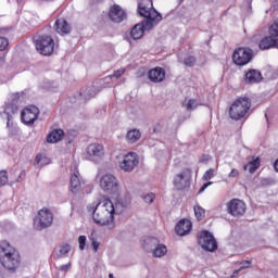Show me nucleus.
I'll list each match as a JSON object with an SVG mask.
<instances>
[{"instance_id": "nucleus-1", "label": "nucleus", "mask_w": 278, "mask_h": 278, "mask_svg": "<svg viewBox=\"0 0 278 278\" xmlns=\"http://www.w3.org/2000/svg\"><path fill=\"white\" fill-rule=\"evenodd\" d=\"M137 12L139 16L146 20L131 28L130 38H132V40H140V38L144 36V31H151V29L162 21V14L153 9V0H141L138 3Z\"/></svg>"}, {"instance_id": "nucleus-2", "label": "nucleus", "mask_w": 278, "mask_h": 278, "mask_svg": "<svg viewBox=\"0 0 278 278\" xmlns=\"http://www.w3.org/2000/svg\"><path fill=\"white\" fill-rule=\"evenodd\" d=\"M88 212L92 213V218L97 225L102 227L114 223V203L110 199H104L92 206H87Z\"/></svg>"}, {"instance_id": "nucleus-3", "label": "nucleus", "mask_w": 278, "mask_h": 278, "mask_svg": "<svg viewBox=\"0 0 278 278\" xmlns=\"http://www.w3.org/2000/svg\"><path fill=\"white\" fill-rule=\"evenodd\" d=\"M0 262L8 270H16L21 264V255L8 241L0 242Z\"/></svg>"}, {"instance_id": "nucleus-4", "label": "nucleus", "mask_w": 278, "mask_h": 278, "mask_svg": "<svg viewBox=\"0 0 278 278\" xmlns=\"http://www.w3.org/2000/svg\"><path fill=\"white\" fill-rule=\"evenodd\" d=\"M251 110V99L244 97L237 99L230 106L229 116L232 121H242Z\"/></svg>"}, {"instance_id": "nucleus-5", "label": "nucleus", "mask_w": 278, "mask_h": 278, "mask_svg": "<svg viewBox=\"0 0 278 278\" xmlns=\"http://www.w3.org/2000/svg\"><path fill=\"white\" fill-rule=\"evenodd\" d=\"M35 47L41 55H53L55 41L49 35H38L34 37Z\"/></svg>"}, {"instance_id": "nucleus-6", "label": "nucleus", "mask_w": 278, "mask_h": 278, "mask_svg": "<svg viewBox=\"0 0 278 278\" xmlns=\"http://www.w3.org/2000/svg\"><path fill=\"white\" fill-rule=\"evenodd\" d=\"M51 225H53V213L49 208L40 210L34 218V229L42 231V229H49Z\"/></svg>"}, {"instance_id": "nucleus-7", "label": "nucleus", "mask_w": 278, "mask_h": 278, "mask_svg": "<svg viewBox=\"0 0 278 278\" xmlns=\"http://www.w3.org/2000/svg\"><path fill=\"white\" fill-rule=\"evenodd\" d=\"M198 244H200L204 251H208L210 253H214V251L218 249V242H216L214 235L207 230H203L199 233Z\"/></svg>"}, {"instance_id": "nucleus-8", "label": "nucleus", "mask_w": 278, "mask_h": 278, "mask_svg": "<svg viewBox=\"0 0 278 278\" xmlns=\"http://www.w3.org/2000/svg\"><path fill=\"white\" fill-rule=\"evenodd\" d=\"M253 60V50L251 48H238L233 51L232 62L237 66H247Z\"/></svg>"}, {"instance_id": "nucleus-9", "label": "nucleus", "mask_w": 278, "mask_h": 278, "mask_svg": "<svg viewBox=\"0 0 278 278\" xmlns=\"http://www.w3.org/2000/svg\"><path fill=\"white\" fill-rule=\"evenodd\" d=\"M192 177V169L185 168L181 173L174 176V188L176 190H186L190 186V178Z\"/></svg>"}, {"instance_id": "nucleus-10", "label": "nucleus", "mask_w": 278, "mask_h": 278, "mask_svg": "<svg viewBox=\"0 0 278 278\" xmlns=\"http://www.w3.org/2000/svg\"><path fill=\"white\" fill-rule=\"evenodd\" d=\"M150 247L152 249V256L153 257H164L166 253H168V249L163 243H160V240L155 237H151L147 240L144 249Z\"/></svg>"}, {"instance_id": "nucleus-11", "label": "nucleus", "mask_w": 278, "mask_h": 278, "mask_svg": "<svg viewBox=\"0 0 278 278\" xmlns=\"http://www.w3.org/2000/svg\"><path fill=\"white\" fill-rule=\"evenodd\" d=\"M100 187L104 192L114 194L118 191V180L112 174H106L100 179Z\"/></svg>"}, {"instance_id": "nucleus-12", "label": "nucleus", "mask_w": 278, "mask_h": 278, "mask_svg": "<svg viewBox=\"0 0 278 278\" xmlns=\"http://www.w3.org/2000/svg\"><path fill=\"white\" fill-rule=\"evenodd\" d=\"M40 110L36 105H30L24 109L21 113V119L24 125H34L38 121Z\"/></svg>"}, {"instance_id": "nucleus-13", "label": "nucleus", "mask_w": 278, "mask_h": 278, "mask_svg": "<svg viewBox=\"0 0 278 278\" xmlns=\"http://www.w3.org/2000/svg\"><path fill=\"white\" fill-rule=\"evenodd\" d=\"M138 164V154H136V152H130L124 156L122 162H119V168L125 173H131Z\"/></svg>"}, {"instance_id": "nucleus-14", "label": "nucleus", "mask_w": 278, "mask_h": 278, "mask_svg": "<svg viewBox=\"0 0 278 278\" xmlns=\"http://www.w3.org/2000/svg\"><path fill=\"white\" fill-rule=\"evenodd\" d=\"M227 212L231 216H242L247 212V204L241 200L232 199L227 204Z\"/></svg>"}, {"instance_id": "nucleus-15", "label": "nucleus", "mask_w": 278, "mask_h": 278, "mask_svg": "<svg viewBox=\"0 0 278 278\" xmlns=\"http://www.w3.org/2000/svg\"><path fill=\"white\" fill-rule=\"evenodd\" d=\"M109 17L113 23H123L127 18V14L118 4H114L109 11Z\"/></svg>"}, {"instance_id": "nucleus-16", "label": "nucleus", "mask_w": 278, "mask_h": 278, "mask_svg": "<svg viewBox=\"0 0 278 278\" xmlns=\"http://www.w3.org/2000/svg\"><path fill=\"white\" fill-rule=\"evenodd\" d=\"M148 79L153 84H162V81L166 79V70L160 66L150 70L148 73Z\"/></svg>"}, {"instance_id": "nucleus-17", "label": "nucleus", "mask_w": 278, "mask_h": 278, "mask_svg": "<svg viewBox=\"0 0 278 278\" xmlns=\"http://www.w3.org/2000/svg\"><path fill=\"white\" fill-rule=\"evenodd\" d=\"M87 154L91 160H101L105 155V149L101 143H91L87 148Z\"/></svg>"}, {"instance_id": "nucleus-18", "label": "nucleus", "mask_w": 278, "mask_h": 278, "mask_svg": "<svg viewBox=\"0 0 278 278\" xmlns=\"http://www.w3.org/2000/svg\"><path fill=\"white\" fill-rule=\"evenodd\" d=\"M258 49H261V51L278 49V38L274 39L270 35L263 37L258 42Z\"/></svg>"}, {"instance_id": "nucleus-19", "label": "nucleus", "mask_w": 278, "mask_h": 278, "mask_svg": "<svg viewBox=\"0 0 278 278\" xmlns=\"http://www.w3.org/2000/svg\"><path fill=\"white\" fill-rule=\"evenodd\" d=\"M192 231V222L189 219H180L176 225V233L178 236H188Z\"/></svg>"}, {"instance_id": "nucleus-20", "label": "nucleus", "mask_w": 278, "mask_h": 278, "mask_svg": "<svg viewBox=\"0 0 278 278\" xmlns=\"http://www.w3.org/2000/svg\"><path fill=\"white\" fill-rule=\"evenodd\" d=\"M264 79L262 77V72L257 70H249L244 75V83L245 84H260Z\"/></svg>"}, {"instance_id": "nucleus-21", "label": "nucleus", "mask_w": 278, "mask_h": 278, "mask_svg": "<svg viewBox=\"0 0 278 278\" xmlns=\"http://www.w3.org/2000/svg\"><path fill=\"white\" fill-rule=\"evenodd\" d=\"M55 31L61 35L71 34V25L64 18L56 20Z\"/></svg>"}, {"instance_id": "nucleus-22", "label": "nucleus", "mask_w": 278, "mask_h": 278, "mask_svg": "<svg viewBox=\"0 0 278 278\" xmlns=\"http://www.w3.org/2000/svg\"><path fill=\"white\" fill-rule=\"evenodd\" d=\"M140 138H142V132H140V130L136 128L128 130L126 134V141L129 144H136V142L140 140Z\"/></svg>"}, {"instance_id": "nucleus-23", "label": "nucleus", "mask_w": 278, "mask_h": 278, "mask_svg": "<svg viewBox=\"0 0 278 278\" xmlns=\"http://www.w3.org/2000/svg\"><path fill=\"white\" fill-rule=\"evenodd\" d=\"M71 190L74 193H77L79 190H81V178L79 177V172H75L71 176Z\"/></svg>"}, {"instance_id": "nucleus-24", "label": "nucleus", "mask_w": 278, "mask_h": 278, "mask_svg": "<svg viewBox=\"0 0 278 278\" xmlns=\"http://www.w3.org/2000/svg\"><path fill=\"white\" fill-rule=\"evenodd\" d=\"M62 138H64V130L54 129L48 135L47 140L48 142L55 144V142H60Z\"/></svg>"}, {"instance_id": "nucleus-25", "label": "nucleus", "mask_w": 278, "mask_h": 278, "mask_svg": "<svg viewBox=\"0 0 278 278\" xmlns=\"http://www.w3.org/2000/svg\"><path fill=\"white\" fill-rule=\"evenodd\" d=\"M260 164H261V160L260 157H256L251 162H249L248 164H245L243 166V170H249V173L253 174L255 173V170H257V168H260Z\"/></svg>"}, {"instance_id": "nucleus-26", "label": "nucleus", "mask_w": 278, "mask_h": 278, "mask_svg": "<svg viewBox=\"0 0 278 278\" xmlns=\"http://www.w3.org/2000/svg\"><path fill=\"white\" fill-rule=\"evenodd\" d=\"M4 112L5 114H8V116H12V114H16V112H18V103L16 102L8 103Z\"/></svg>"}, {"instance_id": "nucleus-27", "label": "nucleus", "mask_w": 278, "mask_h": 278, "mask_svg": "<svg viewBox=\"0 0 278 278\" xmlns=\"http://www.w3.org/2000/svg\"><path fill=\"white\" fill-rule=\"evenodd\" d=\"M80 97L85 100L92 99V97H97V91L92 87H89L84 92H80Z\"/></svg>"}, {"instance_id": "nucleus-28", "label": "nucleus", "mask_w": 278, "mask_h": 278, "mask_svg": "<svg viewBox=\"0 0 278 278\" xmlns=\"http://www.w3.org/2000/svg\"><path fill=\"white\" fill-rule=\"evenodd\" d=\"M268 34L277 40L278 38V20L274 21V23L268 28Z\"/></svg>"}, {"instance_id": "nucleus-29", "label": "nucleus", "mask_w": 278, "mask_h": 278, "mask_svg": "<svg viewBox=\"0 0 278 278\" xmlns=\"http://www.w3.org/2000/svg\"><path fill=\"white\" fill-rule=\"evenodd\" d=\"M193 210L198 220H203V218H205V208L201 206H194Z\"/></svg>"}, {"instance_id": "nucleus-30", "label": "nucleus", "mask_w": 278, "mask_h": 278, "mask_svg": "<svg viewBox=\"0 0 278 278\" xmlns=\"http://www.w3.org/2000/svg\"><path fill=\"white\" fill-rule=\"evenodd\" d=\"M184 64L185 66L192 67L194 66V64H197V58H194L193 55H189L184 59Z\"/></svg>"}, {"instance_id": "nucleus-31", "label": "nucleus", "mask_w": 278, "mask_h": 278, "mask_svg": "<svg viewBox=\"0 0 278 278\" xmlns=\"http://www.w3.org/2000/svg\"><path fill=\"white\" fill-rule=\"evenodd\" d=\"M8 181H9L8 172L0 170V188H2V186H7Z\"/></svg>"}, {"instance_id": "nucleus-32", "label": "nucleus", "mask_w": 278, "mask_h": 278, "mask_svg": "<svg viewBox=\"0 0 278 278\" xmlns=\"http://www.w3.org/2000/svg\"><path fill=\"white\" fill-rule=\"evenodd\" d=\"M199 101L194 99H190L186 105L187 110L192 111L199 108Z\"/></svg>"}, {"instance_id": "nucleus-33", "label": "nucleus", "mask_w": 278, "mask_h": 278, "mask_svg": "<svg viewBox=\"0 0 278 278\" xmlns=\"http://www.w3.org/2000/svg\"><path fill=\"white\" fill-rule=\"evenodd\" d=\"M10 46V40L5 37L0 36V51H5Z\"/></svg>"}, {"instance_id": "nucleus-34", "label": "nucleus", "mask_w": 278, "mask_h": 278, "mask_svg": "<svg viewBox=\"0 0 278 278\" xmlns=\"http://www.w3.org/2000/svg\"><path fill=\"white\" fill-rule=\"evenodd\" d=\"M59 251L61 256L66 255L67 253H71V244L65 243L61 245Z\"/></svg>"}, {"instance_id": "nucleus-35", "label": "nucleus", "mask_w": 278, "mask_h": 278, "mask_svg": "<svg viewBox=\"0 0 278 278\" xmlns=\"http://www.w3.org/2000/svg\"><path fill=\"white\" fill-rule=\"evenodd\" d=\"M144 203H153L155 201V193H147L146 195L142 197Z\"/></svg>"}, {"instance_id": "nucleus-36", "label": "nucleus", "mask_w": 278, "mask_h": 278, "mask_svg": "<svg viewBox=\"0 0 278 278\" xmlns=\"http://www.w3.org/2000/svg\"><path fill=\"white\" fill-rule=\"evenodd\" d=\"M213 177H214V169L210 168L208 170L205 172L202 179L204 181H210V179H212Z\"/></svg>"}, {"instance_id": "nucleus-37", "label": "nucleus", "mask_w": 278, "mask_h": 278, "mask_svg": "<svg viewBox=\"0 0 278 278\" xmlns=\"http://www.w3.org/2000/svg\"><path fill=\"white\" fill-rule=\"evenodd\" d=\"M86 236H79L78 237V244H79V250L84 251V249H86Z\"/></svg>"}, {"instance_id": "nucleus-38", "label": "nucleus", "mask_w": 278, "mask_h": 278, "mask_svg": "<svg viewBox=\"0 0 278 278\" xmlns=\"http://www.w3.org/2000/svg\"><path fill=\"white\" fill-rule=\"evenodd\" d=\"M244 268H251V261L241 262V267L236 273H240V270H244Z\"/></svg>"}, {"instance_id": "nucleus-39", "label": "nucleus", "mask_w": 278, "mask_h": 278, "mask_svg": "<svg viewBox=\"0 0 278 278\" xmlns=\"http://www.w3.org/2000/svg\"><path fill=\"white\" fill-rule=\"evenodd\" d=\"M91 247H92L94 253H97V251H99V247H100L99 241H97L96 239H92Z\"/></svg>"}, {"instance_id": "nucleus-40", "label": "nucleus", "mask_w": 278, "mask_h": 278, "mask_svg": "<svg viewBox=\"0 0 278 278\" xmlns=\"http://www.w3.org/2000/svg\"><path fill=\"white\" fill-rule=\"evenodd\" d=\"M125 75V70H117L114 72V74L112 75V77H115L116 79H118V77Z\"/></svg>"}, {"instance_id": "nucleus-41", "label": "nucleus", "mask_w": 278, "mask_h": 278, "mask_svg": "<svg viewBox=\"0 0 278 278\" xmlns=\"http://www.w3.org/2000/svg\"><path fill=\"white\" fill-rule=\"evenodd\" d=\"M240 172L236 168H232L231 172L228 174V177H239Z\"/></svg>"}, {"instance_id": "nucleus-42", "label": "nucleus", "mask_w": 278, "mask_h": 278, "mask_svg": "<svg viewBox=\"0 0 278 278\" xmlns=\"http://www.w3.org/2000/svg\"><path fill=\"white\" fill-rule=\"evenodd\" d=\"M212 181L205 182L201 188H200V193L201 192H205V190H207V188H210V186H212Z\"/></svg>"}, {"instance_id": "nucleus-43", "label": "nucleus", "mask_w": 278, "mask_h": 278, "mask_svg": "<svg viewBox=\"0 0 278 278\" xmlns=\"http://www.w3.org/2000/svg\"><path fill=\"white\" fill-rule=\"evenodd\" d=\"M70 269H71V263L60 266V270H62L63 273H68Z\"/></svg>"}, {"instance_id": "nucleus-44", "label": "nucleus", "mask_w": 278, "mask_h": 278, "mask_svg": "<svg viewBox=\"0 0 278 278\" xmlns=\"http://www.w3.org/2000/svg\"><path fill=\"white\" fill-rule=\"evenodd\" d=\"M18 99H21V96L18 93H14L12 98V103L18 104Z\"/></svg>"}, {"instance_id": "nucleus-45", "label": "nucleus", "mask_w": 278, "mask_h": 278, "mask_svg": "<svg viewBox=\"0 0 278 278\" xmlns=\"http://www.w3.org/2000/svg\"><path fill=\"white\" fill-rule=\"evenodd\" d=\"M24 178H25V170H22L16 181L21 182L23 181Z\"/></svg>"}, {"instance_id": "nucleus-46", "label": "nucleus", "mask_w": 278, "mask_h": 278, "mask_svg": "<svg viewBox=\"0 0 278 278\" xmlns=\"http://www.w3.org/2000/svg\"><path fill=\"white\" fill-rule=\"evenodd\" d=\"M42 160V155L38 154L35 159L36 164H39Z\"/></svg>"}, {"instance_id": "nucleus-47", "label": "nucleus", "mask_w": 278, "mask_h": 278, "mask_svg": "<svg viewBox=\"0 0 278 278\" xmlns=\"http://www.w3.org/2000/svg\"><path fill=\"white\" fill-rule=\"evenodd\" d=\"M274 168H275V170L278 173V159H277L276 162L274 163Z\"/></svg>"}, {"instance_id": "nucleus-48", "label": "nucleus", "mask_w": 278, "mask_h": 278, "mask_svg": "<svg viewBox=\"0 0 278 278\" xmlns=\"http://www.w3.org/2000/svg\"><path fill=\"white\" fill-rule=\"evenodd\" d=\"M12 115H8V123H7V127H10V118Z\"/></svg>"}, {"instance_id": "nucleus-49", "label": "nucleus", "mask_w": 278, "mask_h": 278, "mask_svg": "<svg viewBox=\"0 0 278 278\" xmlns=\"http://www.w3.org/2000/svg\"><path fill=\"white\" fill-rule=\"evenodd\" d=\"M109 277H110V278H114V274H110Z\"/></svg>"}, {"instance_id": "nucleus-50", "label": "nucleus", "mask_w": 278, "mask_h": 278, "mask_svg": "<svg viewBox=\"0 0 278 278\" xmlns=\"http://www.w3.org/2000/svg\"><path fill=\"white\" fill-rule=\"evenodd\" d=\"M46 1H53V0H46Z\"/></svg>"}]
</instances>
